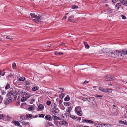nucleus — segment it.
Instances as JSON below:
<instances>
[{
  "label": "nucleus",
  "mask_w": 127,
  "mask_h": 127,
  "mask_svg": "<svg viewBox=\"0 0 127 127\" xmlns=\"http://www.w3.org/2000/svg\"><path fill=\"white\" fill-rule=\"evenodd\" d=\"M22 123L23 125H25L29 124V122L25 123L24 122H22Z\"/></svg>",
  "instance_id": "nucleus-54"
},
{
  "label": "nucleus",
  "mask_w": 127,
  "mask_h": 127,
  "mask_svg": "<svg viewBox=\"0 0 127 127\" xmlns=\"http://www.w3.org/2000/svg\"><path fill=\"white\" fill-rule=\"evenodd\" d=\"M122 18L123 19H125L126 18V17L124 15H122L121 16Z\"/></svg>",
  "instance_id": "nucleus-55"
},
{
  "label": "nucleus",
  "mask_w": 127,
  "mask_h": 127,
  "mask_svg": "<svg viewBox=\"0 0 127 127\" xmlns=\"http://www.w3.org/2000/svg\"><path fill=\"white\" fill-rule=\"evenodd\" d=\"M72 106L69 107L68 109H66V111L67 112H70L72 109Z\"/></svg>",
  "instance_id": "nucleus-21"
},
{
  "label": "nucleus",
  "mask_w": 127,
  "mask_h": 127,
  "mask_svg": "<svg viewBox=\"0 0 127 127\" xmlns=\"http://www.w3.org/2000/svg\"><path fill=\"white\" fill-rule=\"evenodd\" d=\"M6 38L7 39H10V40H12V39H13L12 38H10V37L8 36H7L6 37Z\"/></svg>",
  "instance_id": "nucleus-59"
},
{
  "label": "nucleus",
  "mask_w": 127,
  "mask_h": 127,
  "mask_svg": "<svg viewBox=\"0 0 127 127\" xmlns=\"http://www.w3.org/2000/svg\"><path fill=\"white\" fill-rule=\"evenodd\" d=\"M120 124H122L124 125H127V122H124L122 121H119Z\"/></svg>",
  "instance_id": "nucleus-20"
},
{
  "label": "nucleus",
  "mask_w": 127,
  "mask_h": 127,
  "mask_svg": "<svg viewBox=\"0 0 127 127\" xmlns=\"http://www.w3.org/2000/svg\"><path fill=\"white\" fill-rule=\"evenodd\" d=\"M5 116L3 114H0V119H2Z\"/></svg>",
  "instance_id": "nucleus-52"
},
{
  "label": "nucleus",
  "mask_w": 127,
  "mask_h": 127,
  "mask_svg": "<svg viewBox=\"0 0 127 127\" xmlns=\"http://www.w3.org/2000/svg\"><path fill=\"white\" fill-rule=\"evenodd\" d=\"M54 53L56 55H58V54L59 55H62L63 54V53L59 52H55Z\"/></svg>",
  "instance_id": "nucleus-31"
},
{
  "label": "nucleus",
  "mask_w": 127,
  "mask_h": 127,
  "mask_svg": "<svg viewBox=\"0 0 127 127\" xmlns=\"http://www.w3.org/2000/svg\"><path fill=\"white\" fill-rule=\"evenodd\" d=\"M31 101L30 102V103L31 104H32L35 101V99L34 98H32L31 99Z\"/></svg>",
  "instance_id": "nucleus-51"
},
{
  "label": "nucleus",
  "mask_w": 127,
  "mask_h": 127,
  "mask_svg": "<svg viewBox=\"0 0 127 127\" xmlns=\"http://www.w3.org/2000/svg\"><path fill=\"white\" fill-rule=\"evenodd\" d=\"M10 87V85L9 84H8L5 87V89L7 90L9 89Z\"/></svg>",
  "instance_id": "nucleus-32"
},
{
  "label": "nucleus",
  "mask_w": 127,
  "mask_h": 127,
  "mask_svg": "<svg viewBox=\"0 0 127 127\" xmlns=\"http://www.w3.org/2000/svg\"><path fill=\"white\" fill-rule=\"evenodd\" d=\"M38 108L40 110H42L44 109V106L42 104H40L38 106Z\"/></svg>",
  "instance_id": "nucleus-15"
},
{
  "label": "nucleus",
  "mask_w": 127,
  "mask_h": 127,
  "mask_svg": "<svg viewBox=\"0 0 127 127\" xmlns=\"http://www.w3.org/2000/svg\"><path fill=\"white\" fill-rule=\"evenodd\" d=\"M28 110L29 111L33 110H34V109L33 107L31 106L29 107Z\"/></svg>",
  "instance_id": "nucleus-37"
},
{
  "label": "nucleus",
  "mask_w": 127,
  "mask_h": 127,
  "mask_svg": "<svg viewBox=\"0 0 127 127\" xmlns=\"http://www.w3.org/2000/svg\"><path fill=\"white\" fill-rule=\"evenodd\" d=\"M121 6V3H118L116 5V8L117 10H118Z\"/></svg>",
  "instance_id": "nucleus-16"
},
{
  "label": "nucleus",
  "mask_w": 127,
  "mask_h": 127,
  "mask_svg": "<svg viewBox=\"0 0 127 127\" xmlns=\"http://www.w3.org/2000/svg\"><path fill=\"white\" fill-rule=\"evenodd\" d=\"M70 99V97L68 95H67L66 96V97L64 99V100L65 101H69Z\"/></svg>",
  "instance_id": "nucleus-23"
},
{
  "label": "nucleus",
  "mask_w": 127,
  "mask_h": 127,
  "mask_svg": "<svg viewBox=\"0 0 127 127\" xmlns=\"http://www.w3.org/2000/svg\"><path fill=\"white\" fill-rule=\"evenodd\" d=\"M27 117L26 115H22L20 117V120L19 121L21 122L22 121V120H27Z\"/></svg>",
  "instance_id": "nucleus-6"
},
{
  "label": "nucleus",
  "mask_w": 127,
  "mask_h": 127,
  "mask_svg": "<svg viewBox=\"0 0 127 127\" xmlns=\"http://www.w3.org/2000/svg\"><path fill=\"white\" fill-rule=\"evenodd\" d=\"M55 115H53V118H54V119L57 120L59 119V118L56 116H55Z\"/></svg>",
  "instance_id": "nucleus-36"
},
{
  "label": "nucleus",
  "mask_w": 127,
  "mask_h": 127,
  "mask_svg": "<svg viewBox=\"0 0 127 127\" xmlns=\"http://www.w3.org/2000/svg\"><path fill=\"white\" fill-rule=\"evenodd\" d=\"M45 118L47 120H49L50 119L51 116L49 115H47L45 116Z\"/></svg>",
  "instance_id": "nucleus-25"
},
{
  "label": "nucleus",
  "mask_w": 127,
  "mask_h": 127,
  "mask_svg": "<svg viewBox=\"0 0 127 127\" xmlns=\"http://www.w3.org/2000/svg\"><path fill=\"white\" fill-rule=\"evenodd\" d=\"M112 12V9L110 8H109L107 9V12L109 13H111Z\"/></svg>",
  "instance_id": "nucleus-40"
},
{
  "label": "nucleus",
  "mask_w": 127,
  "mask_h": 127,
  "mask_svg": "<svg viewBox=\"0 0 127 127\" xmlns=\"http://www.w3.org/2000/svg\"><path fill=\"white\" fill-rule=\"evenodd\" d=\"M70 117L71 118L73 119H76V118H77V117H75L74 116V115H70Z\"/></svg>",
  "instance_id": "nucleus-44"
},
{
  "label": "nucleus",
  "mask_w": 127,
  "mask_h": 127,
  "mask_svg": "<svg viewBox=\"0 0 127 127\" xmlns=\"http://www.w3.org/2000/svg\"><path fill=\"white\" fill-rule=\"evenodd\" d=\"M120 58L121 59L124 57V56L127 55V49H124L122 50H119Z\"/></svg>",
  "instance_id": "nucleus-2"
},
{
  "label": "nucleus",
  "mask_w": 127,
  "mask_h": 127,
  "mask_svg": "<svg viewBox=\"0 0 127 127\" xmlns=\"http://www.w3.org/2000/svg\"><path fill=\"white\" fill-rule=\"evenodd\" d=\"M27 99V98L26 97H24L22 98L21 100L22 102H24Z\"/></svg>",
  "instance_id": "nucleus-30"
},
{
  "label": "nucleus",
  "mask_w": 127,
  "mask_h": 127,
  "mask_svg": "<svg viewBox=\"0 0 127 127\" xmlns=\"http://www.w3.org/2000/svg\"><path fill=\"white\" fill-rule=\"evenodd\" d=\"M1 93V94L2 95H5L6 94V92H5V91L3 90L2 91Z\"/></svg>",
  "instance_id": "nucleus-56"
},
{
  "label": "nucleus",
  "mask_w": 127,
  "mask_h": 127,
  "mask_svg": "<svg viewBox=\"0 0 127 127\" xmlns=\"http://www.w3.org/2000/svg\"><path fill=\"white\" fill-rule=\"evenodd\" d=\"M53 125L51 123H48L47 124V127H48V126H53Z\"/></svg>",
  "instance_id": "nucleus-53"
},
{
  "label": "nucleus",
  "mask_w": 127,
  "mask_h": 127,
  "mask_svg": "<svg viewBox=\"0 0 127 127\" xmlns=\"http://www.w3.org/2000/svg\"><path fill=\"white\" fill-rule=\"evenodd\" d=\"M13 97L12 96L9 97L7 99L8 101L9 102L11 101L12 100Z\"/></svg>",
  "instance_id": "nucleus-27"
},
{
  "label": "nucleus",
  "mask_w": 127,
  "mask_h": 127,
  "mask_svg": "<svg viewBox=\"0 0 127 127\" xmlns=\"http://www.w3.org/2000/svg\"><path fill=\"white\" fill-rule=\"evenodd\" d=\"M63 102V100H59V104H61V103H62Z\"/></svg>",
  "instance_id": "nucleus-62"
},
{
  "label": "nucleus",
  "mask_w": 127,
  "mask_h": 127,
  "mask_svg": "<svg viewBox=\"0 0 127 127\" xmlns=\"http://www.w3.org/2000/svg\"><path fill=\"white\" fill-rule=\"evenodd\" d=\"M51 103V101L48 100L46 102V104L48 105H50Z\"/></svg>",
  "instance_id": "nucleus-46"
},
{
  "label": "nucleus",
  "mask_w": 127,
  "mask_h": 127,
  "mask_svg": "<svg viewBox=\"0 0 127 127\" xmlns=\"http://www.w3.org/2000/svg\"><path fill=\"white\" fill-rule=\"evenodd\" d=\"M119 50H113L111 51L109 56L113 58H120Z\"/></svg>",
  "instance_id": "nucleus-1"
},
{
  "label": "nucleus",
  "mask_w": 127,
  "mask_h": 127,
  "mask_svg": "<svg viewBox=\"0 0 127 127\" xmlns=\"http://www.w3.org/2000/svg\"><path fill=\"white\" fill-rule=\"evenodd\" d=\"M41 19V18L39 17V18H35V19H33V21L35 23H39V22H40V20Z\"/></svg>",
  "instance_id": "nucleus-12"
},
{
  "label": "nucleus",
  "mask_w": 127,
  "mask_h": 127,
  "mask_svg": "<svg viewBox=\"0 0 127 127\" xmlns=\"http://www.w3.org/2000/svg\"><path fill=\"white\" fill-rule=\"evenodd\" d=\"M14 123L15 125H17V126H19L20 125L19 122L17 121H14Z\"/></svg>",
  "instance_id": "nucleus-24"
},
{
  "label": "nucleus",
  "mask_w": 127,
  "mask_h": 127,
  "mask_svg": "<svg viewBox=\"0 0 127 127\" xmlns=\"http://www.w3.org/2000/svg\"><path fill=\"white\" fill-rule=\"evenodd\" d=\"M3 98V97L0 95V104L1 103Z\"/></svg>",
  "instance_id": "nucleus-38"
},
{
  "label": "nucleus",
  "mask_w": 127,
  "mask_h": 127,
  "mask_svg": "<svg viewBox=\"0 0 127 127\" xmlns=\"http://www.w3.org/2000/svg\"><path fill=\"white\" fill-rule=\"evenodd\" d=\"M105 124H98V125L99 127H103V126H104V125H105Z\"/></svg>",
  "instance_id": "nucleus-50"
},
{
  "label": "nucleus",
  "mask_w": 127,
  "mask_h": 127,
  "mask_svg": "<svg viewBox=\"0 0 127 127\" xmlns=\"http://www.w3.org/2000/svg\"><path fill=\"white\" fill-rule=\"evenodd\" d=\"M83 120H84V122L87 123H88L90 124H93V122L92 121L88 119H84Z\"/></svg>",
  "instance_id": "nucleus-11"
},
{
  "label": "nucleus",
  "mask_w": 127,
  "mask_h": 127,
  "mask_svg": "<svg viewBox=\"0 0 127 127\" xmlns=\"http://www.w3.org/2000/svg\"><path fill=\"white\" fill-rule=\"evenodd\" d=\"M121 3H122L125 6H127V1L126 0H120Z\"/></svg>",
  "instance_id": "nucleus-8"
},
{
  "label": "nucleus",
  "mask_w": 127,
  "mask_h": 127,
  "mask_svg": "<svg viewBox=\"0 0 127 127\" xmlns=\"http://www.w3.org/2000/svg\"><path fill=\"white\" fill-rule=\"evenodd\" d=\"M25 78L24 77H22L20 78L19 79V81H23L24 80Z\"/></svg>",
  "instance_id": "nucleus-41"
},
{
  "label": "nucleus",
  "mask_w": 127,
  "mask_h": 127,
  "mask_svg": "<svg viewBox=\"0 0 127 127\" xmlns=\"http://www.w3.org/2000/svg\"><path fill=\"white\" fill-rule=\"evenodd\" d=\"M99 90L102 92L108 94L110 93V90H109V89H107L106 90H105L104 88L102 87H100L99 88Z\"/></svg>",
  "instance_id": "nucleus-5"
},
{
  "label": "nucleus",
  "mask_w": 127,
  "mask_h": 127,
  "mask_svg": "<svg viewBox=\"0 0 127 127\" xmlns=\"http://www.w3.org/2000/svg\"><path fill=\"white\" fill-rule=\"evenodd\" d=\"M7 96H12V92H10L8 93L6 95Z\"/></svg>",
  "instance_id": "nucleus-26"
},
{
  "label": "nucleus",
  "mask_w": 127,
  "mask_h": 127,
  "mask_svg": "<svg viewBox=\"0 0 127 127\" xmlns=\"http://www.w3.org/2000/svg\"><path fill=\"white\" fill-rule=\"evenodd\" d=\"M52 113L53 114H54V115H57V114H56L58 113V111H55V110H53L52 112Z\"/></svg>",
  "instance_id": "nucleus-34"
},
{
  "label": "nucleus",
  "mask_w": 127,
  "mask_h": 127,
  "mask_svg": "<svg viewBox=\"0 0 127 127\" xmlns=\"http://www.w3.org/2000/svg\"><path fill=\"white\" fill-rule=\"evenodd\" d=\"M53 108L54 109V110H55V111H59L58 109L57 108H56V107H55V108Z\"/></svg>",
  "instance_id": "nucleus-60"
},
{
  "label": "nucleus",
  "mask_w": 127,
  "mask_h": 127,
  "mask_svg": "<svg viewBox=\"0 0 127 127\" xmlns=\"http://www.w3.org/2000/svg\"><path fill=\"white\" fill-rule=\"evenodd\" d=\"M76 112H77V114L80 116H81L82 115V112L81 110L80 111H79Z\"/></svg>",
  "instance_id": "nucleus-22"
},
{
  "label": "nucleus",
  "mask_w": 127,
  "mask_h": 127,
  "mask_svg": "<svg viewBox=\"0 0 127 127\" xmlns=\"http://www.w3.org/2000/svg\"><path fill=\"white\" fill-rule=\"evenodd\" d=\"M102 95H96L95 96V97H102Z\"/></svg>",
  "instance_id": "nucleus-64"
},
{
  "label": "nucleus",
  "mask_w": 127,
  "mask_h": 127,
  "mask_svg": "<svg viewBox=\"0 0 127 127\" xmlns=\"http://www.w3.org/2000/svg\"><path fill=\"white\" fill-rule=\"evenodd\" d=\"M106 81H109L111 80H114L115 79V77L112 75H107L105 78Z\"/></svg>",
  "instance_id": "nucleus-3"
},
{
  "label": "nucleus",
  "mask_w": 127,
  "mask_h": 127,
  "mask_svg": "<svg viewBox=\"0 0 127 127\" xmlns=\"http://www.w3.org/2000/svg\"><path fill=\"white\" fill-rule=\"evenodd\" d=\"M65 43L63 42H62L60 45V46H61L64 45Z\"/></svg>",
  "instance_id": "nucleus-58"
},
{
  "label": "nucleus",
  "mask_w": 127,
  "mask_h": 127,
  "mask_svg": "<svg viewBox=\"0 0 127 127\" xmlns=\"http://www.w3.org/2000/svg\"><path fill=\"white\" fill-rule=\"evenodd\" d=\"M101 52L103 53H104L105 54H107L109 56V54H110V52L111 51H110V49L108 48L103 49L101 50Z\"/></svg>",
  "instance_id": "nucleus-4"
},
{
  "label": "nucleus",
  "mask_w": 127,
  "mask_h": 127,
  "mask_svg": "<svg viewBox=\"0 0 127 127\" xmlns=\"http://www.w3.org/2000/svg\"><path fill=\"white\" fill-rule=\"evenodd\" d=\"M52 107H53V108H55V107H56L58 105L56 104V103H54L53 105L52 104L51 105Z\"/></svg>",
  "instance_id": "nucleus-35"
},
{
  "label": "nucleus",
  "mask_w": 127,
  "mask_h": 127,
  "mask_svg": "<svg viewBox=\"0 0 127 127\" xmlns=\"http://www.w3.org/2000/svg\"><path fill=\"white\" fill-rule=\"evenodd\" d=\"M30 15L33 18H39V16H37L36 15H35V14L34 13H32L30 14Z\"/></svg>",
  "instance_id": "nucleus-14"
},
{
  "label": "nucleus",
  "mask_w": 127,
  "mask_h": 127,
  "mask_svg": "<svg viewBox=\"0 0 127 127\" xmlns=\"http://www.w3.org/2000/svg\"><path fill=\"white\" fill-rule=\"evenodd\" d=\"M81 107L80 106L76 107L75 108V112L79 111L81 109Z\"/></svg>",
  "instance_id": "nucleus-19"
},
{
  "label": "nucleus",
  "mask_w": 127,
  "mask_h": 127,
  "mask_svg": "<svg viewBox=\"0 0 127 127\" xmlns=\"http://www.w3.org/2000/svg\"><path fill=\"white\" fill-rule=\"evenodd\" d=\"M18 93L16 91L12 92V96L14 97V99H16L17 97V95Z\"/></svg>",
  "instance_id": "nucleus-9"
},
{
  "label": "nucleus",
  "mask_w": 127,
  "mask_h": 127,
  "mask_svg": "<svg viewBox=\"0 0 127 127\" xmlns=\"http://www.w3.org/2000/svg\"><path fill=\"white\" fill-rule=\"evenodd\" d=\"M64 94L62 93L60 95L59 97H60L61 98H62L64 97Z\"/></svg>",
  "instance_id": "nucleus-48"
},
{
  "label": "nucleus",
  "mask_w": 127,
  "mask_h": 127,
  "mask_svg": "<svg viewBox=\"0 0 127 127\" xmlns=\"http://www.w3.org/2000/svg\"><path fill=\"white\" fill-rule=\"evenodd\" d=\"M64 104L66 106H69V103L66 102H64Z\"/></svg>",
  "instance_id": "nucleus-49"
},
{
  "label": "nucleus",
  "mask_w": 127,
  "mask_h": 127,
  "mask_svg": "<svg viewBox=\"0 0 127 127\" xmlns=\"http://www.w3.org/2000/svg\"><path fill=\"white\" fill-rule=\"evenodd\" d=\"M39 117H44L45 116V115L43 114H39L38 115Z\"/></svg>",
  "instance_id": "nucleus-45"
},
{
  "label": "nucleus",
  "mask_w": 127,
  "mask_h": 127,
  "mask_svg": "<svg viewBox=\"0 0 127 127\" xmlns=\"http://www.w3.org/2000/svg\"><path fill=\"white\" fill-rule=\"evenodd\" d=\"M88 81H87L86 80H85L83 83V84H86L88 83Z\"/></svg>",
  "instance_id": "nucleus-61"
},
{
  "label": "nucleus",
  "mask_w": 127,
  "mask_h": 127,
  "mask_svg": "<svg viewBox=\"0 0 127 127\" xmlns=\"http://www.w3.org/2000/svg\"><path fill=\"white\" fill-rule=\"evenodd\" d=\"M24 95H25L26 97L27 98H29L31 96L30 94L28 91L24 92Z\"/></svg>",
  "instance_id": "nucleus-7"
},
{
  "label": "nucleus",
  "mask_w": 127,
  "mask_h": 127,
  "mask_svg": "<svg viewBox=\"0 0 127 127\" xmlns=\"http://www.w3.org/2000/svg\"><path fill=\"white\" fill-rule=\"evenodd\" d=\"M78 8V6L77 5H73L72 6L71 8L73 9L77 8Z\"/></svg>",
  "instance_id": "nucleus-33"
},
{
  "label": "nucleus",
  "mask_w": 127,
  "mask_h": 127,
  "mask_svg": "<svg viewBox=\"0 0 127 127\" xmlns=\"http://www.w3.org/2000/svg\"><path fill=\"white\" fill-rule=\"evenodd\" d=\"M18 92L21 94L22 95H24V92H23V90L20 89H19L18 90Z\"/></svg>",
  "instance_id": "nucleus-28"
},
{
  "label": "nucleus",
  "mask_w": 127,
  "mask_h": 127,
  "mask_svg": "<svg viewBox=\"0 0 127 127\" xmlns=\"http://www.w3.org/2000/svg\"><path fill=\"white\" fill-rule=\"evenodd\" d=\"M82 100H83L84 101H88V98H83L82 99Z\"/></svg>",
  "instance_id": "nucleus-57"
},
{
  "label": "nucleus",
  "mask_w": 127,
  "mask_h": 127,
  "mask_svg": "<svg viewBox=\"0 0 127 127\" xmlns=\"http://www.w3.org/2000/svg\"><path fill=\"white\" fill-rule=\"evenodd\" d=\"M93 124H94V125L95 126H96L97 125L98 126V124H97V123H95V122H93ZM97 127H98V126H97Z\"/></svg>",
  "instance_id": "nucleus-63"
},
{
  "label": "nucleus",
  "mask_w": 127,
  "mask_h": 127,
  "mask_svg": "<svg viewBox=\"0 0 127 127\" xmlns=\"http://www.w3.org/2000/svg\"><path fill=\"white\" fill-rule=\"evenodd\" d=\"M38 89L36 87H34L32 89V90L33 91H35L37 90Z\"/></svg>",
  "instance_id": "nucleus-47"
},
{
  "label": "nucleus",
  "mask_w": 127,
  "mask_h": 127,
  "mask_svg": "<svg viewBox=\"0 0 127 127\" xmlns=\"http://www.w3.org/2000/svg\"><path fill=\"white\" fill-rule=\"evenodd\" d=\"M84 44L85 46V48L86 49H89V48L90 46L89 45L87 42H84Z\"/></svg>",
  "instance_id": "nucleus-18"
},
{
  "label": "nucleus",
  "mask_w": 127,
  "mask_h": 127,
  "mask_svg": "<svg viewBox=\"0 0 127 127\" xmlns=\"http://www.w3.org/2000/svg\"><path fill=\"white\" fill-rule=\"evenodd\" d=\"M60 124L62 125H64L65 126H67L68 125L66 121H64L61 122Z\"/></svg>",
  "instance_id": "nucleus-10"
},
{
  "label": "nucleus",
  "mask_w": 127,
  "mask_h": 127,
  "mask_svg": "<svg viewBox=\"0 0 127 127\" xmlns=\"http://www.w3.org/2000/svg\"><path fill=\"white\" fill-rule=\"evenodd\" d=\"M88 98V101L89 102H91L92 103H93V102L95 100V98L94 97H91Z\"/></svg>",
  "instance_id": "nucleus-13"
},
{
  "label": "nucleus",
  "mask_w": 127,
  "mask_h": 127,
  "mask_svg": "<svg viewBox=\"0 0 127 127\" xmlns=\"http://www.w3.org/2000/svg\"><path fill=\"white\" fill-rule=\"evenodd\" d=\"M26 115L27 117V118H31L32 117V115L31 114H27Z\"/></svg>",
  "instance_id": "nucleus-39"
},
{
  "label": "nucleus",
  "mask_w": 127,
  "mask_h": 127,
  "mask_svg": "<svg viewBox=\"0 0 127 127\" xmlns=\"http://www.w3.org/2000/svg\"><path fill=\"white\" fill-rule=\"evenodd\" d=\"M5 72H1L0 71V75H1L2 76H4L5 74Z\"/></svg>",
  "instance_id": "nucleus-43"
},
{
  "label": "nucleus",
  "mask_w": 127,
  "mask_h": 127,
  "mask_svg": "<svg viewBox=\"0 0 127 127\" xmlns=\"http://www.w3.org/2000/svg\"><path fill=\"white\" fill-rule=\"evenodd\" d=\"M13 74L12 73H11L10 75H9L7 77L8 79L10 78H12L13 77Z\"/></svg>",
  "instance_id": "nucleus-29"
},
{
  "label": "nucleus",
  "mask_w": 127,
  "mask_h": 127,
  "mask_svg": "<svg viewBox=\"0 0 127 127\" xmlns=\"http://www.w3.org/2000/svg\"><path fill=\"white\" fill-rule=\"evenodd\" d=\"M74 16L73 15H72L69 17L68 18V21H70L72 22V20L73 18H74Z\"/></svg>",
  "instance_id": "nucleus-17"
},
{
  "label": "nucleus",
  "mask_w": 127,
  "mask_h": 127,
  "mask_svg": "<svg viewBox=\"0 0 127 127\" xmlns=\"http://www.w3.org/2000/svg\"><path fill=\"white\" fill-rule=\"evenodd\" d=\"M12 67L13 69H15L16 68V66L15 63H13L12 64Z\"/></svg>",
  "instance_id": "nucleus-42"
}]
</instances>
